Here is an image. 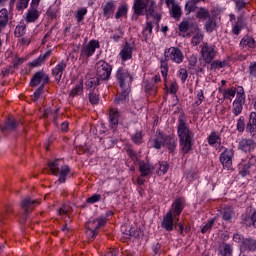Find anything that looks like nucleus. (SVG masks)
<instances>
[{
  "label": "nucleus",
  "instance_id": "1",
  "mask_svg": "<svg viewBox=\"0 0 256 256\" xmlns=\"http://www.w3.org/2000/svg\"><path fill=\"white\" fill-rule=\"evenodd\" d=\"M177 133L182 153H189L193 147V132L189 129L184 115L178 118Z\"/></svg>",
  "mask_w": 256,
  "mask_h": 256
},
{
  "label": "nucleus",
  "instance_id": "2",
  "mask_svg": "<svg viewBox=\"0 0 256 256\" xmlns=\"http://www.w3.org/2000/svg\"><path fill=\"white\" fill-rule=\"evenodd\" d=\"M133 9L135 15H145L146 13L147 19H149V17H153L156 25H159V21H161V14L157 12L155 0H134Z\"/></svg>",
  "mask_w": 256,
  "mask_h": 256
},
{
  "label": "nucleus",
  "instance_id": "3",
  "mask_svg": "<svg viewBox=\"0 0 256 256\" xmlns=\"http://www.w3.org/2000/svg\"><path fill=\"white\" fill-rule=\"evenodd\" d=\"M48 167L52 175H60L59 183H65L67 175H69L71 169L67 166H61V160H54L48 162Z\"/></svg>",
  "mask_w": 256,
  "mask_h": 256
},
{
  "label": "nucleus",
  "instance_id": "4",
  "mask_svg": "<svg viewBox=\"0 0 256 256\" xmlns=\"http://www.w3.org/2000/svg\"><path fill=\"white\" fill-rule=\"evenodd\" d=\"M164 57L166 61H172V63H176V65H181L185 60V55L183 51L178 47H170L165 49Z\"/></svg>",
  "mask_w": 256,
  "mask_h": 256
},
{
  "label": "nucleus",
  "instance_id": "5",
  "mask_svg": "<svg viewBox=\"0 0 256 256\" xmlns=\"http://www.w3.org/2000/svg\"><path fill=\"white\" fill-rule=\"evenodd\" d=\"M255 165H256L255 156H250L242 159L241 162L238 164L239 174L242 177H247V175L251 174V171H253V169H256Z\"/></svg>",
  "mask_w": 256,
  "mask_h": 256
},
{
  "label": "nucleus",
  "instance_id": "6",
  "mask_svg": "<svg viewBox=\"0 0 256 256\" xmlns=\"http://www.w3.org/2000/svg\"><path fill=\"white\" fill-rule=\"evenodd\" d=\"M111 71H113V67H111L109 63L103 60L96 63V75L100 81L109 80V77H111Z\"/></svg>",
  "mask_w": 256,
  "mask_h": 256
},
{
  "label": "nucleus",
  "instance_id": "7",
  "mask_svg": "<svg viewBox=\"0 0 256 256\" xmlns=\"http://www.w3.org/2000/svg\"><path fill=\"white\" fill-rule=\"evenodd\" d=\"M243 105H245V90L243 87L238 86L237 97L232 104V113L235 117H239L243 112Z\"/></svg>",
  "mask_w": 256,
  "mask_h": 256
},
{
  "label": "nucleus",
  "instance_id": "8",
  "mask_svg": "<svg viewBox=\"0 0 256 256\" xmlns=\"http://www.w3.org/2000/svg\"><path fill=\"white\" fill-rule=\"evenodd\" d=\"M116 79L121 89H129L133 83V75L123 68H119L116 72Z\"/></svg>",
  "mask_w": 256,
  "mask_h": 256
},
{
  "label": "nucleus",
  "instance_id": "9",
  "mask_svg": "<svg viewBox=\"0 0 256 256\" xmlns=\"http://www.w3.org/2000/svg\"><path fill=\"white\" fill-rule=\"evenodd\" d=\"M101 45L97 40H90L87 44L82 45L80 50L81 59H89V57H93L95 55V51L99 49Z\"/></svg>",
  "mask_w": 256,
  "mask_h": 256
},
{
  "label": "nucleus",
  "instance_id": "10",
  "mask_svg": "<svg viewBox=\"0 0 256 256\" xmlns=\"http://www.w3.org/2000/svg\"><path fill=\"white\" fill-rule=\"evenodd\" d=\"M200 47V53L203 61H205V63H213V59L217 57V50H215V46L203 43Z\"/></svg>",
  "mask_w": 256,
  "mask_h": 256
},
{
  "label": "nucleus",
  "instance_id": "11",
  "mask_svg": "<svg viewBox=\"0 0 256 256\" xmlns=\"http://www.w3.org/2000/svg\"><path fill=\"white\" fill-rule=\"evenodd\" d=\"M183 209H185V199L177 198L174 200L168 213H171V215L174 216V219L179 221V216L183 213Z\"/></svg>",
  "mask_w": 256,
  "mask_h": 256
},
{
  "label": "nucleus",
  "instance_id": "12",
  "mask_svg": "<svg viewBox=\"0 0 256 256\" xmlns=\"http://www.w3.org/2000/svg\"><path fill=\"white\" fill-rule=\"evenodd\" d=\"M235 152L233 149H225L220 155V163H222L225 169H231L233 167V157Z\"/></svg>",
  "mask_w": 256,
  "mask_h": 256
},
{
  "label": "nucleus",
  "instance_id": "13",
  "mask_svg": "<svg viewBox=\"0 0 256 256\" xmlns=\"http://www.w3.org/2000/svg\"><path fill=\"white\" fill-rule=\"evenodd\" d=\"M49 83V75L43 71L36 72L30 81L31 87H37L38 85H47Z\"/></svg>",
  "mask_w": 256,
  "mask_h": 256
},
{
  "label": "nucleus",
  "instance_id": "14",
  "mask_svg": "<svg viewBox=\"0 0 256 256\" xmlns=\"http://www.w3.org/2000/svg\"><path fill=\"white\" fill-rule=\"evenodd\" d=\"M255 147H256L255 141L249 138H243L238 143V149L240 151H243L244 153H251L255 151Z\"/></svg>",
  "mask_w": 256,
  "mask_h": 256
},
{
  "label": "nucleus",
  "instance_id": "15",
  "mask_svg": "<svg viewBox=\"0 0 256 256\" xmlns=\"http://www.w3.org/2000/svg\"><path fill=\"white\" fill-rule=\"evenodd\" d=\"M67 61L69 59L60 61L52 70V75L58 83L61 81V77H63V72L67 69Z\"/></svg>",
  "mask_w": 256,
  "mask_h": 256
},
{
  "label": "nucleus",
  "instance_id": "16",
  "mask_svg": "<svg viewBox=\"0 0 256 256\" xmlns=\"http://www.w3.org/2000/svg\"><path fill=\"white\" fill-rule=\"evenodd\" d=\"M166 5L170 9V13L174 19H181L183 12L181 11V6L175 0H166Z\"/></svg>",
  "mask_w": 256,
  "mask_h": 256
},
{
  "label": "nucleus",
  "instance_id": "17",
  "mask_svg": "<svg viewBox=\"0 0 256 256\" xmlns=\"http://www.w3.org/2000/svg\"><path fill=\"white\" fill-rule=\"evenodd\" d=\"M175 216L171 214V212H167L166 215L163 217L162 220V227L166 229V231H173V226L175 225Z\"/></svg>",
  "mask_w": 256,
  "mask_h": 256
},
{
  "label": "nucleus",
  "instance_id": "18",
  "mask_svg": "<svg viewBox=\"0 0 256 256\" xmlns=\"http://www.w3.org/2000/svg\"><path fill=\"white\" fill-rule=\"evenodd\" d=\"M155 167L149 162H140L139 163V171L142 177H150L153 175V170Z\"/></svg>",
  "mask_w": 256,
  "mask_h": 256
},
{
  "label": "nucleus",
  "instance_id": "19",
  "mask_svg": "<svg viewBox=\"0 0 256 256\" xmlns=\"http://www.w3.org/2000/svg\"><path fill=\"white\" fill-rule=\"evenodd\" d=\"M246 131L250 133L251 137H256V112L250 113Z\"/></svg>",
  "mask_w": 256,
  "mask_h": 256
},
{
  "label": "nucleus",
  "instance_id": "20",
  "mask_svg": "<svg viewBox=\"0 0 256 256\" xmlns=\"http://www.w3.org/2000/svg\"><path fill=\"white\" fill-rule=\"evenodd\" d=\"M7 25H9V11L3 8L0 10V33H5Z\"/></svg>",
  "mask_w": 256,
  "mask_h": 256
},
{
  "label": "nucleus",
  "instance_id": "21",
  "mask_svg": "<svg viewBox=\"0 0 256 256\" xmlns=\"http://www.w3.org/2000/svg\"><path fill=\"white\" fill-rule=\"evenodd\" d=\"M115 9H117V5L115 4V2H107L103 6V16L105 17V19H111V17H113V13H115Z\"/></svg>",
  "mask_w": 256,
  "mask_h": 256
},
{
  "label": "nucleus",
  "instance_id": "22",
  "mask_svg": "<svg viewBox=\"0 0 256 256\" xmlns=\"http://www.w3.org/2000/svg\"><path fill=\"white\" fill-rule=\"evenodd\" d=\"M39 19V10L37 7L31 6L26 14V23H35Z\"/></svg>",
  "mask_w": 256,
  "mask_h": 256
},
{
  "label": "nucleus",
  "instance_id": "23",
  "mask_svg": "<svg viewBox=\"0 0 256 256\" xmlns=\"http://www.w3.org/2000/svg\"><path fill=\"white\" fill-rule=\"evenodd\" d=\"M119 57L122 61H129L133 57V47L126 44L119 53Z\"/></svg>",
  "mask_w": 256,
  "mask_h": 256
},
{
  "label": "nucleus",
  "instance_id": "24",
  "mask_svg": "<svg viewBox=\"0 0 256 256\" xmlns=\"http://www.w3.org/2000/svg\"><path fill=\"white\" fill-rule=\"evenodd\" d=\"M240 47L242 49H255L256 47L255 39L251 36H244L240 41Z\"/></svg>",
  "mask_w": 256,
  "mask_h": 256
},
{
  "label": "nucleus",
  "instance_id": "25",
  "mask_svg": "<svg viewBox=\"0 0 256 256\" xmlns=\"http://www.w3.org/2000/svg\"><path fill=\"white\" fill-rule=\"evenodd\" d=\"M164 147H167L171 152L175 151V148L177 147V138L173 135L164 136Z\"/></svg>",
  "mask_w": 256,
  "mask_h": 256
},
{
  "label": "nucleus",
  "instance_id": "26",
  "mask_svg": "<svg viewBox=\"0 0 256 256\" xmlns=\"http://www.w3.org/2000/svg\"><path fill=\"white\" fill-rule=\"evenodd\" d=\"M51 53H53L52 50H48L43 55H40L37 59H35L33 62L30 63V67H40L49 57H51Z\"/></svg>",
  "mask_w": 256,
  "mask_h": 256
},
{
  "label": "nucleus",
  "instance_id": "27",
  "mask_svg": "<svg viewBox=\"0 0 256 256\" xmlns=\"http://www.w3.org/2000/svg\"><path fill=\"white\" fill-rule=\"evenodd\" d=\"M109 119L112 129H117V125H119V110L115 108L110 109Z\"/></svg>",
  "mask_w": 256,
  "mask_h": 256
},
{
  "label": "nucleus",
  "instance_id": "28",
  "mask_svg": "<svg viewBox=\"0 0 256 256\" xmlns=\"http://www.w3.org/2000/svg\"><path fill=\"white\" fill-rule=\"evenodd\" d=\"M35 205H39V202L31 200L29 198H25L21 202V209H23L25 213H29L30 211H33V207H35Z\"/></svg>",
  "mask_w": 256,
  "mask_h": 256
},
{
  "label": "nucleus",
  "instance_id": "29",
  "mask_svg": "<svg viewBox=\"0 0 256 256\" xmlns=\"http://www.w3.org/2000/svg\"><path fill=\"white\" fill-rule=\"evenodd\" d=\"M207 141L210 147H217V145H221V135H219V132H211Z\"/></svg>",
  "mask_w": 256,
  "mask_h": 256
},
{
  "label": "nucleus",
  "instance_id": "30",
  "mask_svg": "<svg viewBox=\"0 0 256 256\" xmlns=\"http://www.w3.org/2000/svg\"><path fill=\"white\" fill-rule=\"evenodd\" d=\"M193 27V24L189 20H183L179 25V31L182 33L183 37H191L190 33H187L189 29Z\"/></svg>",
  "mask_w": 256,
  "mask_h": 256
},
{
  "label": "nucleus",
  "instance_id": "31",
  "mask_svg": "<svg viewBox=\"0 0 256 256\" xmlns=\"http://www.w3.org/2000/svg\"><path fill=\"white\" fill-rule=\"evenodd\" d=\"M106 220L105 218H97L94 219L93 221H89L86 224L87 229H93L94 231H97L100 227H103L105 225Z\"/></svg>",
  "mask_w": 256,
  "mask_h": 256
},
{
  "label": "nucleus",
  "instance_id": "32",
  "mask_svg": "<svg viewBox=\"0 0 256 256\" xmlns=\"http://www.w3.org/2000/svg\"><path fill=\"white\" fill-rule=\"evenodd\" d=\"M194 33L195 35L191 39V45H193V47H197V45L203 41L205 36L203 35V32L199 30V28H195Z\"/></svg>",
  "mask_w": 256,
  "mask_h": 256
},
{
  "label": "nucleus",
  "instance_id": "33",
  "mask_svg": "<svg viewBox=\"0 0 256 256\" xmlns=\"http://www.w3.org/2000/svg\"><path fill=\"white\" fill-rule=\"evenodd\" d=\"M219 254L222 256H233V248L227 243H223L218 248Z\"/></svg>",
  "mask_w": 256,
  "mask_h": 256
},
{
  "label": "nucleus",
  "instance_id": "34",
  "mask_svg": "<svg viewBox=\"0 0 256 256\" xmlns=\"http://www.w3.org/2000/svg\"><path fill=\"white\" fill-rule=\"evenodd\" d=\"M164 141H165V136L159 133L158 137L152 140V146L154 147V149H161L162 147H165Z\"/></svg>",
  "mask_w": 256,
  "mask_h": 256
},
{
  "label": "nucleus",
  "instance_id": "35",
  "mask_svg": "<svg viewBox=\"0 0 256 256\" xmlns=\"http://www.w3.org/2000/svg\"><path fill=\"white\" fill-rule=\"evenodd\" d=\"M245 27V22L243 20V17H238V20L236 24L232 28V33L234 35H239L241 33V30Z\"/></svg>",
  "mask_w": 256,
  "mask_h": 256
},
{
  "label": "nucleus",
  "instance_id": "36",
  "mask_svg": "<svg viewBox=\"0 0 256 256\" xmlns=\"http://www.w3.org/2000/svg\"><path fill=\"white\" fill-rule=\"evenodd\" d=\"M197 3L195 0H188L185 4V12L186 15H191V13L195 12V10L197 9Z\"/></svg>",
  "mask_w": 256,
  "mask_h": 256
},
{
  "label": "nucleus",
  "instance_id": "37",
  "mask_svg": "<svg viewBox=\"0 0 256 256\" xmlns=\"http://www.w3.org/2000/svg\"><path fill=\"white\" fill-rule=\"evenodd\" d=\"M83 93V81H79L74 88L71 89L69 95L70 97H77Z\"/></svg>",
  "mask_w": 256,
  "mask_h": 256
},
{
  "label": "nucleus",
  "instance_id": "38",
  "mask_svg": "<svg viewBox=\"0 0 256 256\" xmlns=\"http://www.w3.org/2000/svg\"><path fill=\"white\" fill-rule=\"evenodd\" d=\"M237 91H239V87L238 88L232 87L224 90L223 92L224 99H229L231 101V99H233L235 95L237 97Z\"/></svg>",
  "mask_w": 256,
  "mask_h": 256
},
{
  "label": "nucleus",
  "instance_id": "39",
  "mask_svg": "<svg viewBox=\"0 0 256 256\" xmlns=\"http://www.w3.org/2000/svg\"><path fill=\"white\" fill-rule=\"evenodd\" d=\"M127 11H129V7L127 6V4L121 5L115 14V19H121V17H127Z\"/></svg>",
  "mask_w": 256,
  "mask_h": 256
},
{
  "label": "nucleus",
  "instance_id": "40",
  "mask_svg": "<svg viewBox=\"0 0 256 256\" xmlns=\"http://www.w3.org/2000/svg\"><path fill=\"white\" fill-rule=\"evenodd\" d=\"M160 70H161V75L165 81V83L167 82V75L169 73V64L167 63V61L162 60L161 61V66H160Z\"/></svg>",
  "mask_w": 256,
  "mask_h": 256
},
{
  "label": "nucleus",
  "instance_id": "41",
  "mask_svg": "<svg viewBox=\"0 0 256 256\" xmlns=\"http://www.w3.org/2000/svg\"><path fill=\"white\" fill-rule=\"evenodd\" d=\"M196 17L197 19H203V20L208 19L209 10H207L206 8L200 7L196 12Z\"/></svg>",
  "mask_w": 256,
  "mask_h": 256
},
{
  "label": "nucleus",
  "instance_id": "42",
  "mask_svg": "<svg viewBox=\"0 0 256 256\" xmlns=\"http://www.w3.org/2000/svg\"><path fill=\"white\" fill-rule=\"evenodd\" d=\"M233 215H235V213L233 212V209H231V208H225L222 213V217H223L224 221H231V219H233Z\"/></svg>",
  "mask_w": 256,
  "mask_h": 256
},
{
  "label": "nucleus",
  "instance_id": "43",
  "mask_svg": "<svg viewBox=\"0 0 256 256\" xmlns=\"http://www.w3.org/2000/svg\"><path fill=\"white\" fill-rule=\"evenodd\" d=\"M129 97V89H122V93L115 99L116 103H124Z\"/></svg>",
  "mask_w": 256,
  "mask_h": 256
},
{
  "label": "nucleus",
  "instance_id": "44",
  "mask_svg": "<svg viewBox=\"0 0 256 256\" xmlns=\"http://www.w3.org/2000/svg\"><path fill=\"white\" fill-rule=\"evenodd\" d=\"M26 29H27V26L25 24L16 26L14 30L15 37H23V35H25Z\"/></svg>",
  "mask_w": 256,
  "mask_h": 256
},
{
  "label": "nucleus",
  "instance_id": "45",
  "mask_svg": "<svg viewBox=\"0 0 256 256\" xmlns=\"http://www.w3.org/2000/svg\"><path fill=\"white\" fill-rule=\"evenodd\" d=\"M151 33H153V24L151 22H147L142 35L147 39V37H150Z\"/></svg>",
  "mask_w": 256,
  "mask_h": 256
},
{
  "label": "nucleus",
  "instance_id": "46",
  "mask_svg": "<svg viewBox=\"0 0 256 256\" xmlns=\"http://www.w3.org/2000/svg\"><path fill=\"white\" fill-rule=\"evenodd\" d=\"M169 171V164L167 162H159L158 175H165Z\"/></svg>",
  "mask_w": 256,
  "mask_h": 256
},
{
  "label": "nucleus",
  "instance_id": "47",
  "mask_svg": "<svg viewBox=\"0 0 256 256\" xmlns=\"http://www.w3.org/2000/svg\"><path fill=\"white\" fill-rule=\"evenodd\" d=\"M217 27V23L215 21L209 19L205 24V29L208 31V33H213Z\"/></svg>",
  "mask_w": 256,
  "mask_h": 256
},
{
  "label": "nucleus",
  "instance_id": "48",
  "mask_svg": "<svg viewBox=\"0 0 256 256\" xmlns=\"http://www.w3.org/2000/svg\"><path fill=\"white\" fill-rule=\"evenodd\" d=\"M86 15H87V8H82L78 10L76 13V20L78 21V23H81V21L85 19Z\"/></svg>",
  "mask_w": 256,
  "mask_h": 256
},
{
  "label": "nucleus",
  "instance_id": "49",
  "mask_svg": "<svg viewBox=\"0 0 256 256\" xmlns=\"http://www.w3.org/2000/svg\"><path fill=\"white\" fill-rule=\"evenodd\" d=\"M29 7V0H18L16 4V9L18 11H23V9H27Z\"/></svg>",
  "mask_w": 256,
  "mask_h": 256
},
{
  "label": "nucleus",
  "instance_id": "50",
  "mask_svg": "<svg viewBox=\"0 0 256 256\" xmlns=\"http://www.w3.org/2000/svg\"><path fill=\"white\" fill-rule=\"evenodd\" d=\"M237 131H239V133H243L245 131V117L243 116H240L237 121Z\"/></svg>",
  "mask_w": 256,
  "mask_h": 256
},
{
  "label": "nucleus",
  "instance_id": "51",
  "mask_svg": "<svg viewBox=\"0 0 256 256\" xmlns=\"http://www.w3.org/2000/svg\"><path fill=\"white\" fill-rule=\"evenodd\" d=\"M178 77H179V79H181V82H182V83H185V81H187V77H188L187 69H185V68H180V69L178 70Z\"/></svg>",
  "mask_w": 256,
  "mask_h": 256
},
{
  "label": "nucleus",
  "instance_id": "52",
  "mask_svg": "<svg viewBox=\"0 0 256 256\" xmlns=\"http://www.w3.org/2000/svg\"><path fill=\"white\" fill-rule=\"evenodd\" d=\"M227 65V63L225 61H214L211 64V69H223V67H225Z\"/></svg>",
  "mask_w": 256,
  "mask_h": 256
},
{
  "label": "nucleus",
  "instance_id": "53",
  "mask_svg": "<svg viewBox=\"0 0 256 256\" xmlns=\"http://www.w3.org/2000/svg\"><path fill=\"white\" fill-rule=\"evenodd\" d=\"M86 235L90 241H94L97 237V230H93V228H87Z\"/></svg>",
  "mask_w": 256,
  "mask_h": 256
},
{
  "label": "nucleus",
  "instance_id": "54",
  "mask_svg": "<svg viewBox=\"0 0 256 256\" xmlns=\"http://www.w3.org/2000/svg\"><path fill=\"white\" fill-rule=\"evenodd\" d=\"M132 141L134 143H136L137 145H139L140 143H143V134H141V132H136L133 136H132Z\"/></svg>",
  "mask_w": 256,
  "mask_h": 256
},
{
  "label": "nucleus",
  "instance_id": "55",
  "mask_svg": "<svg viewBox=\"0 0 256 256\" xmlns=\"http://www.w3.org/2000/svg\"><path fill=\"white\" fill-rule=\"evenodd\" d=\"M245 245L246 247H248V249H250V251H255L256 249V241L253 239H247L245 240Z\"/></svg>",
  "mask_w": 256,
  "mask_h": 256
},
{
  "label": "nucleus",
  "instance_id": "56",
  "mask_svg": "<svg viewBox=\"0 0 256 256\" xmlns=\"http://www.w3.org/2000/svg\"><path fill=\"white\" fill-rule=\"evenodd\" d=\"M32 39H33V36L31 35L24 36L21 38L20 43L21 45H25L26 47H28V45H31Z\"/></svg>",
  "mask_w": 256,
  "mask_h": 256
},
{
  "label": "nucleus",
  "instance_id": "57",
  "mask_svg": "<svg viewBox=\"0 0 256 256\" xmlns=\"http://www.w3.org/2000/svg\"><path fill=\"white\" fill-rule=\"evenodd\" d=\"M98 201H101V195L100 194H93L91 197L87 199V203L93 204L98 203Z\"/></svg>",
  "mask_w": 256,
  "mask_h": 256
},
{
  "label": "nucleus",
  "instance_id": "58",
  "mask_svg": "<svg viewBox=\"0 0 256 256\" xmlns=\"http://www.w3.org/2000/svg\"><path fill=\"white\" fill-rule=\"evenodd\" d=\"M89 101H90V103H92V105H97V103H99V95H97L95 93H90Z\"/></svg>",
  "mask_w": 256,
  "mask_h": 256
},
{
  "label": "nucleus",
  "instance_id": "59",
  "mask_svg": "<svg viewBox=\"0 0 256 256\" xmlns=\"http://www.w3.org/2000/svg\"><path fill=\"white\" fill-rule=\"evenodd\" d=\"M215 220H209L207 224H205L202 228V233H207V231H211Z\"/></svg>",
  "mask_w": 256,
  "mask_h": 256
},
{
  "label": "nucleus",
  "instance_id": "60",
  "mask_svg": "<svg viewBox=\"0 0 256 256\" xmlns=\"http://www.w3.org/2000/svg\"><path fill=\"white\" fill-rule=\"evenodd\" d=\"M250 77H256V62H251L249 65Z\"/></svg>",
  "mask_w": 256,
  "mask_h": 256
},
{
  "label": "nucleus",
  "instance_id": "61",
  "mask_svg": "<svg viewBox=\"0 0 256 256\" xmlns=\"http://www.w3.org/2000/svg\"><path fill=\"white\" fill-rule=\"evenodd\" d=\"M15 127H17L15 120L8 119L6 122V129H14Z\"/></svg>",
  "mask_w": 256,
  "mask_h": 256
},
{
  "label": "nucleus",
  "instance_id": "62",
  "mask_svg": "<svg viewBox=\"0 0 256 256\" xmlns=\"http://www.w3.org/2000/svg\"><path fill=\"white\" fill-rule=\"evenodd\" d=\"M235 3L238 11H241V9H244L245 5H247V3H245V0H235Z\"/></svg>",
  "mask_w": 256,
  "mask_h": 256
},
{
  "label": "nucleus",
  "instance_id": "63",
  "mask_svg": "<svg viewBox=\"0 0 256 256\" xmlns=\"http://www.w3.org/2000/svg\"><path fill=\"white\" fill-rule=\"evenodd\" d=\"M197 99L198 101H196V105H201V103H203V99H205V96H203V90L198 91Z\"/></svg>",
  "mask_w": 256,
  "mask_h": 256
},
{
  "label": "nucleus",
  "instance_id": "64",
  "mask_svg": "<svg viewBox=\"0 0 256 256\" xmlns=\"http://www.w3.org/2000/svg\"><path fill=\"white\" fill-rule=\"evenodd\" d=\"M41 93H43V86L37 89V91L34 92V98L33 101H37L39 97H41Z\"/></svg>",
  "mask_w": 256,
  "mask_h": 256
}]
</instances>
